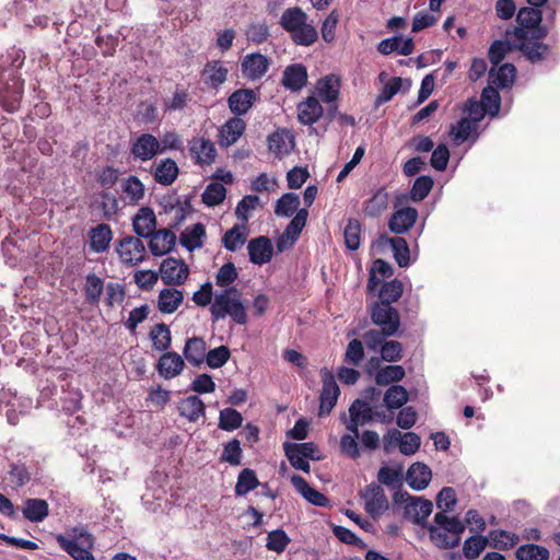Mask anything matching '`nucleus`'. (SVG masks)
Instances as JSON below:
<instances>
[{
	"label": "nucleus",
	"instance_id": "48",
	"mask_svg": "<svg viewBox=\"0 0 560 560\" xmlns=\"http://www.w3.org/2000/svg\"><path fill=\"white\" fill-rule=\"evenodd\" d=\"M377 480L390 489H400L404 482L402 467L390 468L383 466L377 472Z\"/></svg>",
	"mask_w": 560,
	"mask_h": 560
},
{
	"label": "nucleus",
	"instance_id": "30",
	"mask_svg": "<svg viewBox=\"0 0 560 560\" xmlns=\"http://www.w3.org/2000/svg\"><path fill=\"white\" fill-rule=\"evenodd\" d=\"M389 203V195L385 187L375 190L371 198L363 202V213L369 218H378Z\"/></svg>",
	"mask_w": 560,
	"mask_h": 560
},
{
	"label": "nucleus",
	"instance_id": "51",
	"mask_svg": "<svg viewBox=\"0 0 560 560\" xmlns=\"http://www.w3.org/2000/svg\"><path fill=\"white\" fill-rule=\"evenodd\" d=\"M226 189L221 183H210L201 195L202 202L208 207H215L224 201Z\"/></svg>",
	"mask_w": 560,
	"mask_h": 560
},
{
	"label": "nucleus",
	"instance_id": "33",
	"mask_svg": "<svg viewBox=\"0 0 560 560\" xmlns=\"http://www.w3.org/2000/svg\"><path fill=\"white\" fill-rule=\"evenodd\" d=\"M23 516L33 523L43 522L49 513V505L44 499H26L22 508Z\"/></svg>",
	"mask_w": 560,
	"mask_h": 560
},
{
	"label": "nucleus",
	"instance_id": "5",
	"mask_svg": "<svg viewBox=\"0 0 560 560\" xmlns=\"http://www.w3.org/2000/svg\"><path fill=\"white\" fill-rule=\"evenodd\" d=\"M394 501L395 503H405L404 516L421 526L427 524V518L433 510V504L430 500L412 497L407 491H396L394 493Z\"/></svg>",
	"mask_w": 560,
	"mask_h": 560
},
{
	"label": "nucleus",
	"instance_id": "39",
	"mask_svg": "<svg viewBox=\"0 0 560 560\" xmlns=\"http://www.w3.org/2000/svg\"><path fill=\"white\" fill-rule=\"evenodd\" d=\"M206 236V228L198 222L191 226H187L180 234V243L188 250H194L202 246V237Z\"/></svg>",
	"mask_w": 560,
	"mask_h": 560
},
{
	"label": "nucleus",
	"instance_id": "7",
	"mask_svg": "<svg viewBox=\"0 0 560 560\" xmlns=\"http://www.w3.org/2000/svg\"><path fill=\"white\" fill-rule=\"evenodd\" d=\"M371 318L387 336L395 335L400 326L399 313L390 304L375 302L371 307Z\"/></svg>",
	"mask_w": 560,
	"mask_h": 560
},
{
	"label": "nucleus",
	"instance_id": "60",
	"mask_svg": "<svg viewBox=\"0 0 560 560\" xmlns=\"http://www.w3.org/2000/svg\"><path fill=\"white\" fill-rule=\"evenodd\" d=\"M241 442L237 439H232L224 444L220 460L229 463L231 466H238L242 462Z\"/></svg>",
	"mask_w": 560,
	"mask_h": 560
},
{
	"label": "nucleus",
	"instance_id": "34",
	"mask_svg": "<svg viewBox=\"0 0 560 560\" xmlns=\"http://www.w3.org/2000/svg\"><path fill=\"white\" fill-rule=\"evenodd\" d=\"M178 412L190 422H196L205 415L206 406L196 395L188 396L178 402Z\"/></svg>",
	"mask_w": 560,
	"mask_h": 560
},
{
	"label": "nucleus",
	"instance_id": "62",
	"mask_svg": "<svg viewBox=\"0 0 560 560\" xmlns=\"http://www.w3.org/2000/svg\"><path fill=\"white\" fill-rule=\"evenodd\" d=\"M480 104L491 116H495L500 110L501 97L497 89L487 86L482 90Z\"/></svg>",
	"mask_w": 560,
	"mask_h": 560
},
{
	"label": "nucleus",
	"instance_id": "29",
	"mask_svg": "<svg viewBox=\"0 0 560 560\" xmlns=\"http://www.w3.org/2000/svg\"><path fill=\"white\" fill-rule=\"evenodd\" d=\"M246 122L241 117L230 118L220 130V145L230 147L234 144L244 133Z\"/></svg>",
	"mask_w": 560,
	"mask_h": 560
},
{
	"label": "nucleus",
	"instance_id": "57",
	"mask_svg": "<svg viewBox=\"0 0 560 560\" xmlns=\"http://www.w3.org/2000/svg\"><path fill=\"white\" fill-rule=\"evenodd\" d=\"M150 337L155 350H167L171 346V330L164 323L154 325L150 331Z\"/></svg>",
	"mask_w": 560,
	"mask_h": 560
},
{
	"label": "nucleus",
	"instance_id": "12",
	"mask_svg": "<svg viewBox=\"0 0 560 560\" xmlns=\"http://www.w3.org/2000/svg\"><path fill=\"white\" fill-rule=\"evenodd\" d=\"M249 260L255 265L269 262L273 255L271 241L267 236L252 238L247 245Z\"/></svg>",
	"mask_w": 560,
	"mask_h": 560
},
{
	"label": "nucleus",
	"instance_id": "40",
	"mask_svg": "<svg viewBox=\"0 0 560 560\" xmlns=\"http://www.w3.org/2000/svg\"><path fill=\"white\" fill-rule=\"evenodd\" d=\"M339 80L334 75H327L317 83L318 96L325 103H334L339 96Z\"/></svg>",
	"mask_w": 560,
	"mask_h": 560
},
{
	"label": "nucleus",
	"instance_id": "25",
	"mask_svg": "<svg viewBox=\"0 0 560 560\" xmlns=\"http://www.w3.org/2000/svg\"><path fill=\"white\" fill-rule=\"evenodd\" d=\"M291 483L295 490L311 504L315 506L328 505V499L322 492L312 488L302 476L293 475L291 477Z\"/></svg>",
	"mask_w": 560,
	"mask_h": 560
},
{
	"label": "nucleus",
	"instance_id": "9",
	"mask_svg": "<svg viewBox=\"0 0 560 560\" xmlns=\"http://www.w3.org/2000/svg\"><path fill=\"white\" fill-rule=\"evenodd\" d=\"M189 275L188 266L183 259L167 257L160 266V276L166 285H182Z\"/></svg>",
	"mask_w": 560,
	"mask_h": 560
},
{
	"label": "nucleus",
	"instance_id": "13",
	"mask_svg": "<svg viewBox=\"0 0 560 560\" xmlns=\"http://www.w3.org/2000/svg\"><path fill=\"white\" fill-rule=\"evenodd\" d=\"M257 100V95L252 89H238L234 91L228 98L230 110L235 117L243 116L253 107Z\"/></svg>",
	"mask_w": 560,
	"mask_h": 560
},
{
	"label": "nucleus",
	"instance_id": "20",
	"mask_svg": "<svg viewBox=\"0 0 560 560\" xmlns=\"http://www.w3.org/2000/svg\"><path fill=\"white\" fill-rule=\"evenodd\" d=\"M432 478V471L430 467L421 462L413 463L406 472V480L408 486L416 490H424Z\"/></svg>",
	"mask_w": 560,
	"mask_h": 560
},
{
	"label": "nucleus",
	"instance_id": "32",
	"mask_svg": "<svg viewBox=\"0 0 560 560\" xmlns=\"http://www.w3.org/2000/svg\"><path fill=\"white\" fill-rule=\"evenodd\" d=\"M183 291L175 288H166L160 291L158 308L163 314L174 313L183 303Z\"/></svg>",
	"mask_w": 560,
	"mask_h": 560
},
{
	"label": "nucleus",
	"instance_id": "28",
	"mask_svg": "<svg viewBox=\"0 0 560 560\" xmlns=\"http://www.w3.org/2000/svg\"><path fill=\"white\" fill-rule=\"evenodd\" d=\"M90 248L94 253H103L108 249L113 240V231L106 223H100L89 232Z\"/></svg>",
	"mask_w": 560,
	"mask_h": 560
},
{
	"label": "nucleus",
	"instance_id": "11",
	"mask_svg": "<svg viewBox=\"0 0 560 560\" xmlns=\"http://www.w3.org/2000/svg\"><path fill=\"white\" fill-rule=\"evenodd\" d=\"M130 153L142 162L163 153L160 141L151 133H141L130 147Z\"/></svg>",
	"mask_w": 560,
	"mask_h": 560
},
{
	"label": "nucleus",
	"instance_id": "64",
	"mask_svg": "<svg viewBox=\"0 0 560 560\" xmlns=\"http://www.w3.org/2000/svg\"><path fill=\"white\" fill-rule=\"evenodd\" d=\"M238 272L233 262H226L220 267L215 276V284L220 288H232L231 284L237 279Z\"/></svg>",
	"mask_w": 560,
	"mask_h": 560
},
{
	"label": "nucleus",
	"instance_id": "6",
	"mask_svg": "<svg viewBox=\"0 0 560 560\" xmlns=\"http://www.w3.org/2000/svg\"><path fill=\"white\" fill-rule=\"evenodd\" d=\"M116 253L120 261L128 267H135L145 259L147 250L140 237L127 235L116 243Z\"/></svg>",
	"mask_w": 560,
	"mask_h": 560
},
{
	"label": "nucleus",
	"instance_id": "37",
	"mask_svg": "<svg viewBox=\"0 0 560 560\" xmlns=\"http://www.w3.org/2000/svg\"><path fill=\"white\" fill-rule=\"evenodd\" d=\"M104 291V281L95 273H89L85 278L83 294L85 303L92 306L98 305Z\"/></svg>",
	"mask_w": 560,
	"mask_h": 560
},
{
	"label": "nucleus",
	"instance_id": "3",
	"mask_svg": "<svg viewBox=\"0 0 560 560\" xmlns=\"http://www.w3.org/2000/svg\"><path fill=\"white\" fill-rule=\"evenodd\" d=\"M210 312L214 322L231 317L237 325H245L247 323V313L241 301V292L235 287L228 288L215 294Z\"/></svg>",
	"mask_w": 560,
	"mask_h": 560
},
{
	"label": "nucleus",
	"instance_id": "14",
	"mask_svg": "<svg viewBox=\"0 0 560 560\" xmlns=\"http://www.w3.org/2000/svg\"><path fill=\"white\" fill-rule=\"evenodd\" d=\"M132 228L137 237L150 238L156 232V217L150 207L139 209L132 220Z\"/></svg>",
	"mask_w": 560,
	"mask_h": 560
},
{
	"label": "nucleus",
	"instance_id": "53",
	"mask_svg": "<svg viewBox=\"0 0 560 560\" xmlns=\"http://www.w3.org/2000/svg\"><path fill=\"white\" fill-rule=\"evenodd\" d=\"M360 221L353 218L349 219L343 230L345 245L349 250H357L360 247Z\"/></svg>",
	"mask_w": 560,
	"mask_h": 560
},
{
	"label": "nucleus",
	"instance_id": "58",
	"mask_svg": "<svg viewBox=\"0 0 560 560\" xmlns=\"http://www.w3.org/2000/svg\"><path fill=\"white\" fill-rule=\"evenodd\" d=\"M307 209H300L284 230V235L294 243L306 224Z\"/></svg>",
	"mask_w": 560,
	"mask_h": 560
},
{
	"label": "nucleus",
	"instance_id": "36",
	"mask_svg": "<svg viewBox=\"0 0 560 560\" xmlns=\"http://www.w3.org/2000/svg\"><path fill=\"white\" fill-rule=\"evenodd\" d=\"M387 334L381 330H370L364 334L363 342L369 350H401V345L398 341H385Z\"/></svg>",
	"mask_w": 560,
	"mask_h": 560
},
{
	"label": "nucleus",
	"instance_id": "43",
	"mask_svg": "<svg viewBox=\"0 0 560 560\" xmlns=\"http://www.w3.org/2000/svg\"><path fill=\"white\" fill-rule=\"evenodd\" d=\"M404 292L402 282L398 279L385 281L378 290L380 303L390 304L397 302Z\"/></svg>",
	"mask_w": 560,
	"mask_h": 560
},
{
	"label": "nucleus",
	"instance_id": "55",
	"mask_svg": "<svg viewBox=\"0 0 560 560\" xmlns=\"http://www.w3.org/2000/svg\"><path fill=\"white\" fill-rule=\"evenodd\" d=\"M394 258L399 267H407L410 264V250L404 237L395 236L389 238Z\"/></svg>",
	"mask_w": 560,
	"mask_h": 560
},
{
	"label": "nucleus",
	"instance_id": "49",
	"mask_svg": "<svg viewBox=\"0 0 560 560\" xmlns=\"http://www.w3.org/2000/svg\"><path fill=\"white\" fill-rule=\"evenodd\" d=\"M435 528H443V530L452 533L454 536H460L465 532V523L458 517H450L443 512H438L434 515Z\"/></svg>",
	"mask_w": 560,
	"mask_h": 560
},
{
	"label": "nucleus",
	"instance_id": "15",
	"mask_svg": "<svg viewBox=\"0 0 560 560\" xmlns=\"http://www.w3.org/2000/svg\"><path fill=\"white\" fill-rule=\"evenodd\" d=\"M23 83L18 80H12V83H7L0 88V107L8 113H14L20 108L23 96Z\"/></svg>",
	"mask_w": 560,
	"mask_h": 560
},
{
	"label": "nucleus",
	"instance_id": "38",
	"mask_svg": "<svg viewBox=\"0 0 560 560\" xmlns=\"http://www.w3.org/2000/svg\"><path fill=\"white\" fill-rule=\"evenodd\" d=\"M488 541L491 547L499 550H508L520 542V536L504 529L490 530Z\"/></svg>",
	"mask_w": 560,
	"mask_h": 560
},
{
	"label": "nucleus",
	"instance_id": "21",
	"mask_svg": "<svg viewBox=\"0 0 560 560\" xmlns=\"http://www.w3.org/2000/svg\"><path fill=\"white\" fill-rule=\"evenodd\" d=\"M307 78L306 67L302 63H293L284 69L282 85L292 92H298L306 85Z\"/></svg>",
	"mask_w": 560,
	"mask_h": 560
},
{
	"label": "nucleus",
	"instance_id": "63",
	"mask_svg": "<svg viewBox=\"0 0 560 560\" xmlns=\"http://www.w3.org/2000/svg\"><path fill=\"white\" fill-rule=\"evenodd\" d=\"M350 417H355L363 424L370 423L374 417V412L369 402L362 399H355L349 407Z\"/></svg>",
	"mask_w": 560,
	"mask_h": 560
},
{
	"label": "nucleus",
	"instance_id": "47",
	"mask_svg": "<svg viewBox=\"0 0 560 560\" xmlns=\"http://www.w3.org/2000/svg\"><path fill=\"white\" fill-rule=\"evenodd\" d=\"M429 536L432 542L441 549H451L460 542V536H454L452 533L445 532L443 528H435L433 525L429 527Z\"/></svg>",
	"mask_w": 560,
	"mask_h": 560
},
{
	"label": "nucleus",
	"instance_id": "2",
	"mask_svg": "<svg viewBox=\"0 0 560 560\" xmlns=\"http://www.w3.org/2000/svg\"><path fill=\"white\" fill-rule=\"evenodd\" d=\"M279 24L298 46L308 47L318 39L316 27L308 22V15L300 7L285 9L280 16Z\"/></svg>",
	"mask_w": 560,
	"mask_h": 560
},
{
	"label": "nucleus",
	"instance_id": "61",
	"mask_svg": "<svg viewBox=\"0 0 560 560\" xmlns=\"http://www.w3.org/2000/svg\"><path fill=\"white\" fill-rule=\"evenodd\" d=\"M340 19L337 9H334L323 21L320 26L322 38L325 43L331 44L336 39V28Z\"/></svg>",
	"mask_w": 560,
	"mask_h": 560
},
{
	"label": "nucleus",
	"instance_id": "31",
	"mask_svg": "<svg viewBox=\"0 0 560 560\" xmlns=\"http://www.w3.org/2000/svg\"><path fill=\"white\" fill-rule=\"evenodd\" d=\"M122 198L128 205H138L144 197V185L135 175H129L120 183Z\"/></svg>",
	"mask_w": 560,
	"mask_h": 560
},
{
	"label": "nucleus",
	"instance_id": "17",
	"mask_svg": "<svg viewBox=\"0 0 560 560\" xmlns=\"http://www.w3.org/2000/svg\"><path fill=\"white\" fill-rule=\"evenodd\" d=\"M268 149L276 156L288 155L294 145V136L285 128H278L267 138Z\"/></svg>",
	"mask_w": 560,
	"mask_h": 560
},
{
	"label": "nucleus",
	"instance_id": "4",
	"mask_svg": "<svg viewBox=\"0 0 560 560\" xmlns=\"http://www.w3.org/2000/svg\"><path fill=\"white\" fill-rule=\"evenodd\" d=\"M57 541L61 549L74 560H95L92 549L93 535L83 526L74 527L71 537L59 535Z\"/></svg>",
	"mask_w": 560,
	"mask_h": 560
},
{
	"label": "nucleus",
	"instance_id": "27",
	"mask_svg": "<svg viewBox=\"0 0 560 560\" xmlns=\"http://www.w3.org/2000/svg\"><path fill=\"white\" fill-rule=\"evenodd\" d=\"M190 155L198 164H211L214 161L217 150L214 143L205 138H196L190 142Z\"/></svg>",
	"mask_w": 560,
	"mask_h": 560
},
{
	"label": "nucleus",
	"instance_id": "59",
	"mask_svg": "<svg viewBox=\"0 0 560 560\" xmlns=\"http://www.w3.org/2000/svg\"><path fill=\"white\" fill-rule=\"evenodd\" d=\"M290 541V537L283 529H273L267 535L266 548L270 551L281 553L285 550Z\"/></svg>",
	"mask_w": 560,
	"mask_h": 560
},
{
	"label": "nucleus",
	"instance_id": "1",
	"mask_svg": "<svg viewBox=\"0 0 560 560\" xmlns=\"http://www.w3.org/2000/svg\"><path fill=\"white\" fill-rule=\"evenodd\" d=\"M542 20V12L539 7L520 9L516 21L518 26L514 28V36L518 39L517 48L533 63L544 60L550 52V47L541 42H529L526 35L534 26H538Z\"/></svg>",
	"mask_w": 560,
	"mask_h": 560
},
{
	"label": "nucleus",
	"instance_id": "22",
	"mask_svg": "<svg viewBox=\"0 0 560 560\" xmlns=\"http://www.w3.org/2000/svg\"><path fill=\"white\" fill-rule=\"evenodd\" d=\"M152 168L154 180L163 186L172 185L179 173L176 162L170 158L155 162Z\"/></svg>",
	"mask_w": 560,
	"mask_h": 560
},
{
	"label": "nucleus",
	"instance_id": "54",
	"mask_svg": "<svg viewBox=\"0 0 560 560\" xmlns=\"http://www.w3.org/2000/svg\"><path fill=\"white\" fill-rule=\"evenodd\" d=\"M405 376V370L401 365L383 366L375 375V383L380 386H386L393 382H399Z\"/></svg>",
	"mask_w": 560,
	"mask_h": 560
},
{
	"label": "nucleus",
	"instance_id": "41",
	"mask_svg": "<svg viewBox=\"0 0 560 560\" xmlns=\"http://www.w3.org/2000/svg\"><path fill=\"white\" fill-rule=\"evenodd\" d=\"M203 72L207 75L206 84L212 89H218L226 81L229 70L220 65V61H211L205 66Z\"/></svg>",
	"mask_w": 560,
	"mask_h": 560
},
{
	"label": "nucleus",
	"instance_id": "45",
	"mask_svg": "<svg viewBox=\"0 0 560 560\" xmlns=\"http://www.w3.org/2000/svg\"><path fill=\"white\" fill-rule=\"evenodd\" d=\"M300 198L293 192L283 194L277 201L275 213L278 217L290 218L300 209Z\"/></svg>",
	"mask_w": 560,
	"mask_h": 560
},
{
	"label": "nucleus",
	"instance_id": "42",
	"mask_svg": "<svg viewBox=\"0 0 560 560\" xmlns=\"http://www.w3.org/2000/svg\"><path fill=\"white\" fill-rule=\"evenodd\" d=\"M260 485L256 472L250 468H244L240 471L237 476V481L235 485V495L236 497H244L248 492L253 491Z\"/></svg>",
	"mask_w": 560,
	"mask_h": 560
},
{
	"label": "nucleus",
	"instance_id": "10",
	"mask_svg": "<svg viewBox=\"0 0 560 560\" xmlns=\"http://www.w3.org/2000/svg\"><path fill=\"white\" fill-rule=\"evenodd\" d=\"M361 497L364 500L365 512L374 518L388 509L385 492L383 488L376 483L366 486Z\"/></svg>",
	"mask_w": 560,
	"mask_h": 560
},
{
	"label": "nucleus",
	"instance_id": "44",
	"mask_svg": "<svg viewBox=\"0 0 560 560\" xmlns=\"http://www.w3.org/2000/svg\"><path fill=\"white\" fill-rule=\"evenodd\" d=\"M489 75L494 77V79H492L493 84L498 88L505 89L513 84L516 75V68L513 63H503L498 68L495 73L494 68L492 67L489 71Z\"/></svg>",
	"mask_w": 560,
	"mask_h": 560
},
{
	"label": "nucleus",
	"instance_id": "50",
	"mask_svg": "<svg viewBox=\"0 0 560 560\" xmlns=\"http://www.w3.org/2000/svg\"><path fill=\"white\" fill-rule=\"evenodd\" d=\"M243 416L234 408H224L220 410L218 427L228 432H232L242 427Z\"/></svg>",
	"mask_w": 560,
	"mask_h": 560
},
{
	"label": "nucleus",
	"instance_id": "16",
	"mask_svg": "<svg viewBox=\"0 0 560 560\" xmlns=\"http://www.w3.org/2000/svg\"><path fill=\"white\" fill-rule=\"evenodd\" d=\"M242 73L249 80H257L265 75L269 68V60L259 52H253L244 57L242 63Z\"/></svg>",
	"mask_w": 560,
	"mask_h": 560
},
{
	"label": "nucleus",
	"instance_id": "24",
	"mask_svg": "<svg viewBox=\"0 0 560 560\" xmlns=\"http://www.w3.org/2000/svg\"><path fill=\"white\" fill-rule=\"evenodd\" d=\"M415 43L412 38L402 39L401 36H393L381 40L377 44V51L384 56L390 55L394 51L402 56H409L413 52Z\"/></svg>",
	"mask_w": 560,
	"mask_h": 560
},
{
	"label": "nucleus",
	"instance_id": "19",
	"mask_svg": "<svg viewBox=\"0 0 560 560\" xmlns=\"http://www.w3.org/2000/svg\"><path fill=\"white\" fill-rule=\"evenodd\" d=\"M185 366L184 359L177 352H163L156 363L159 375L171 380L182 373Z\"/></svg>",
	"mask_w": 560,
	"mask_h": 560
},
{
	"label": "nucleus",
	"instance_id": "23",
	"mask_svg": "<svg viewBox=\"0 0 560 560\" xmlns=\"http://www.w3.org/2000/svg\"><path fill=\"white\" fill-rule=\"evenodd\" d=\"M322 115L323 106L314 96H308L298 104V118L302 125L311 126L318 121Z\"/></svg>",
	"mask_w": 560,
	"mask_h": 560
},
{
	"label": "nucleus",
	"instance_id": "8",
	"mask_svg": "<svg viewBox=\"0 0 560 560\" xmlns=\"http://www.w3.org/2000/svg\"><path fill=\"white\" fill-rule=\"evenodd\" d=\"M320 376L323 387L319 395L318 416L323 417L328 416L336 406L340 389L334 374L327 368L320 370Z\"/></svg>",
	"mask_w": 560,
	"mask_h": 560
},
{
	"label": "nucleus",
	"instance_id": "35",
	"mask_svg": "<svg viewBox=\"0 0 560 560\" xmlns=\"http://www.w3.org/2000/svg\"><path fill=\"white\" fill-rule=\"evenodd\" d=\"M248 236V230L245 223L235 224L222 236V244L229 252H236L243 247Z\"/></svg>",
	"mask_w": 560,
	"mask_h": 560
},
{
	"label": "nucleus",
	"instance_id": "46",
	"mask_svg": "<svg viewBox=\"0 0 560 560\" xmlns=\"http://www.w3.org/2000/svg\"><path fill=\"white\" fill-rule=\"evenodd\" d=\"M515 557L517 560H548L550 552L544 546L524 544L516 549Z\"/></svg>",
	"mask_w": 560,
	"mask_h": 560
},
{
	"label": "nucleus",
	"instance_id": "18",
	"mask_svg": "<svg viewBox=\"0 0 560 560\" xmlns=\"http://www.w3.org/2000/svg\"><path fill=\"white\" fill-rule=\"evenodd\" d=\"M418 219V211L412 207L396 210L388 220L389 231L395 234H402L409 231Z\"/></svg>",
	"mask_w": 560,
	"mask_h": 560
},
{
	"label": "nucleus",
	"instance_id": "56",
	"mask_svg": "<svg viewBox=\"0 0 560 560\" xmlns=\"http://www.w3.org/2000/svg\"><path fill=\"white\" fill-rule=\"evenodd\" d=\"M489 541L481 535H472L464 541L463 553L467 559H476L486 549Z\"/></svg>",
	"mask_w": 560,
	"mask_h": 560
},
{
	"label": "nucleus",
	"instance_id": "26",
	"mask_svg": "<svg viewBox=\"0 0 560 560\" xmlns=\"http://www.w3.org/2000/svg\"><path fill=\"white\" fill-rule=\"evenodd\" d=\"M176 242V235L167 229L158 230L149 241V249L154 256L167 254Z\"/></svg>",
	"mask_w": 560,
	"mask_h": 560
},
{
	"label": "nucleus",
	"instance_id": "52",
	"mask_svg": "<svg viewBox=\"0 0 560 560\" xmlns=\"http://www.w3.org/2000/svg\"><path fill=\"white\" fill-rule=\"evenodd\" d=\"M408 400V393L401 385H392L384 394V404L388 409H398Z\"/></svg>",
	"mask_w": 560,
	"mask_h": 560
}]
</instances>
